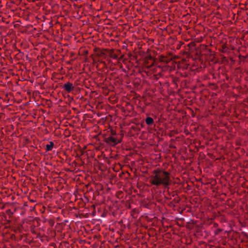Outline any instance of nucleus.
<instances>
[{
	"label": "nucleus",
	"instance_id": "f257e3e1",
	"mask_svg": "<svg viewBox=\"0 0 248 248\" xmlns=\"http://www.w3.org/2000/svg\"><path fill=\"white\" fill-rule=\"evenodd\" d=\"M170 181V173L160 169L154 170L150 177V182L157 186L162 185L165 187H168Z\"/></svg>",
	"mask_w": 248,
	"mask_h": 248
},
{
	"label": "nucleus",
	"instance_id": "f03ea898",
	"mask_svg": "<svg viewBox=\"0 0 248 248\" xmlns=\"http://www.w3.org/2000/svg\"><path fill=\"white\" fill-rule=\"evenodd\" d=\"M105 142L109 145L114 146L121 142V140H117L116 138L109 136L104 140Z\"/></svg>",
	"mask_w": 248,
	"mask_h": 248
},
{
	"label": "nucleus",
	"instance_id": "7ed1b4c3",
	"mask_svg": "<svg viewBox=\"0 0 248 248\" xmlns=\"http://www.w3.org/2000/svg\"><path fill=\"white\" fill-rule=\"evenodd\" d=\"M62 88L64 89L67 92L70 93L74 90V87L73 86L72 83L69 82H67L63 85Z\"/></svg>",
	"mask_w": 248,
	"mask_h": 248
},
{
	"label": "nucleus",
	"instance_id": "20e7f679",
	"mask_svg": "<svg viewBox=\"0 0 248 248\" xmlns=\"http://www.w3.org/2000/svg\"><path fill=\"white\" fill-rule=\"evenodd\" d=\"M145 122L147 124H148L149 125H151L154 123V120L152 118H151L150 117H148L145 119Z\"/></svg>",
	"mask_w": 248,
	"mask_h": 248
},
{
	"label": "nucleus",
	"instance_id": "39448f33",
	"mask_svg": "<svg viewBox=\"0 0 248 248\" xmlns=\"http://www.w3.org/2000/svg\"><path fill=\"white\" fill-rule=\"evenodd\" d=\"M53 146H54V143L52 141H50L49 144H47L46 145V151H49L52 150Z\"/></svg>",
	"mask_w": 248,
	"mask_h": 248
},
{
	"label": "nucleus",
	"instance_id": "423d86ee",
	"mask_svg": "<svg viewBox=\"0 0 248 248\" xmlns=\"http://www.w3.org/2000/svg\"><path fill=\"white\" fill-rule=\"evenodd\" d=\"M110 57L112 58H113V59H115V60H121L122 58V56L120 58H119L118 57V55L115 53H110Z\"/></svg>",
	"mask_w": 248,
	"mask_h": 248
},
{
	"label": "nucleus",
	"instance_id": "0eeeda50",
	"mask_svg": "<svg viewBox=\"0 0 248 248\" xmlns=\"http://www.w3.org/2000/svg\"><path fill=\"white\" fill-rule=\"evenodd\" d=\"M6 212L9 216H12L14 214L10 209L7 210Z\"/></svg>",
	"mask_w": 248,
	"mask_h": 248
},
{
	"label": "nucleus",
	"instance_id": "6e6552de",
	"mask_svg": "<svg viewBox=\"0 0 248 248\" xmlns=\"http://www.w3.org/2000/svg\"><path fill=\"white\" fill-rule=\"evenodd\" d=\"M112 134H115V132H113Z\"/></svg>",
	"mask_w": 248,
	"mask_h": 248
}]
</instances>
